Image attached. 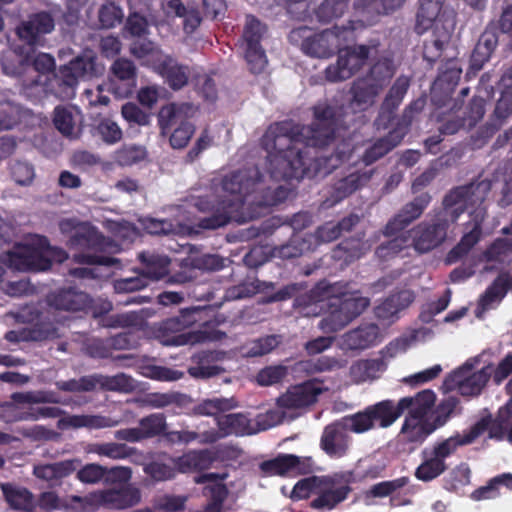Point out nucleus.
I'll return each instance as SVG.
<instances>
[{
  "mask_svg": "<svg viewBox=\"0 0 512 512\" xmlns=\"http://www.w3.org/2000/svg\"><path fill=\"white\" fill-rule=\"evenodd\" d=\"M338 122L335 109L320 103L314 107V121L310 126L300 127L288 122L271 125L262 138L269 178H264L253 167L214 180V194L198 196L194 200L199 211L211 212V216L199 219L198 227L216 229L230 220L244 222L257 217L261 214L260 209L276 205L288 197L290 189L276 185V182L325 177L344 159L350 160L352 153L345 155L341 150L329 157H316L307 164V148L328 145L335 138Z\"/></svg>",
  "mask_w": 512,
  "mask_h": 512,
  "instance_id": "1",
  "label": "nucleus"
},
{
  "mask_svg": "<svg viewBox=\"0 0 512 512\" xmlns=\"http://www.w3.org/2000/svg\"><path fill=\"white\" fill-rule=\"evenodd\" d=\"M491 190V182L482 180L452 190L443 200V210L429 221L418 224L411 232L412 244L420 253L428 252L441 245L448 236L449 227L464 212L469 221L458 245L449 257L467 253L481 237V225L487 215L485 201Z\"/></svg>",
  "mask_w": 512,
  "mask_h": 512,
  "instance_id": "2",
  "label": "nucleus"
},
{
  "mask_svg": "<svg viewBox=\"0 0 512 512\" xmlns=\"http://www.w3.org/2000/svg\"><path fill=\"white\" fill-rule=\"evenodd\" d=\"M12 55L18 58V64L11 63L9 57L5 56L2 68L8 75L21 76L25 73L30 75L31 81L23 84L28 96H39L51 91L62 99H70L75 95V88L80 79L90 78L100 72V68L95 64L93 53L85 52L60 68L59 74L54 76L59 90H54L53 86L47 83L48 72L55 67V61L51 55L39 53L33 59L32 66H30L29 54L23 55L14 50Z\"/></svg>",
  "mask_w": 512,
  "mask_h": 512,
  "instance_id": "3",
  "label": "nucleus"
},
{
  "mask_svg": "<svg viewBox=\"0 0 512 512\" xmlns=\"http://www.w3.org/2000/svg\"><path fill=\"white\" fill-rule=\"evenodd\" d=\"M327 301L329 313L320 321L319 328L325 333H333L343 329L358 317L369 306L370 301L358 290L346 283H318L310 292L308 302L297 299V306H304L301 313L317 315L322 309L321 303Z\"/></svg>",
  "mask_w": 512,
  "mask_h": 512,
  "instance_id": "4",
  "label": "nucleus"
},
{
  "mask_svg": "<svg viewBox=\"0 0 512 512\" xmlns=\"http://www.w3.org/2000/svg\"><path fill=\"white\" fill-rule=\"evenodd\" d=\"M65 259H67V253L63 249L50 246L46 238L39 235L27 237L23 242L15 244L13 248L0 255V263L18 271L46 270L53 262L61 263ZM3 274L4 269L0 265V285L6 294L22 296L32 292L29 281L25 279L3 285Z\"/></svg>",
  "mask_w": 512,
  "mask_h": 512,
  "instance_id": "5",
  "label": "nucleus"
},
{
  "mask_svg": "<svg viewBox=\"0 0 512 512\" xmlns=\"http://www.w3.org/2000/svg\"><path fill=\"white\" fill-rule=\"evenodd\" d=\"M59 227L63 234H70L71 248L82 250L81 253L74 254L76 262L104 266H114L119 263L117 258L110 256L121 250L115 241L105 238L96 230L86 225L77 224L71 219L61 221Z\"/></svg>",
  "mask_w": 512,
  "mask_h": 512,
  "instance_id": "6",
  "label": "nucleus"
},
{
  "mask_svg": "<svg viewBox=\"0 0 512 512\" xmlns=\"http://www.w3.org/2000/svg\"><path fill=\"white\" fill-rule=\"evenodd\" d=\"M201 312L200 308L183 309L180 315L163 321L156 331L157 339L166 346L193 345L222 339L225 333L209 325L197 331H185L201 320Z\"/></svg>",
  "mask_w": 512,
  "mask_h": 512,
  "instance_id": "7",
  "label": "nucleus"
},
{
  "mask_svg": "<svg viewBox=\"0 0 512 512\" xmlns=\"http://www.w3.org/2000/svg\"><path fill=\"white\" fill-rule=\"evenodd\" d=\"M235 407H237V402L234 398L223 397L203 400L195 407L197 414L215 417L218 426V430L206 434L203 441L214 442L219 438L229 435L243 436L257 433L254 423L244 414H223Z\"/></svg>",
  "mask_w": 512,
  "mask_h": 512,
  "instance_id": "8",
  "label": "nucleus"
},
{
  "mask_svg": "<svg viewBox=\"0 0 512 512\" xmlns=\"http://www.w3.org/2000/svg\"><path fill=\"white\" fill-rule=\"evenodd\" d=\"M484 426L485 423L481 422L472 431L457 433L425 448L421 453L422 462L415 471L416 478L428 482L444 473L447 469L446 459L459 447L472 443Z\"/></svg>",
  "mask_w": 512,
  "mask_h": 512,
  "instance_id": "9",
  "label": "nucleus"
},
{
  "mask_svg": "<svg viewBox=\"0 0 512 512\" xmlns=\"http://www.w3.org/2000/svg\"><path fill=\"white\" fill-rule=\"evenodd\" d=\"M196 112L190 103H170L163 106L158 114L161 134L169 136L172 148H184L195 132L194 125L189 121Z\"/></svg>",
  "mask_w": 512,
  "mask_h": 512,
  "instance_id": "10",
  "label": "nucleus"
},
{
  "mask_svg": "<svg viewBox=\"0 0 512 512\" xmlns=\"http://www.w3.org/2000/svg\"><path fill=\"white\" fill-rule=\"evenodd\" d=\"M483 356L484 354L469 358L446 377L445 386L457 390L463 396L479 395L492 374V367L482 361Z\"/></svg>",
  "mask_w": 512,
  "mask_h": 512,
  "instance_id": "11",
  "label": "nucleus"
},
{
  "mask_svg": "<svg viewBox=\"0 0 512 512\" xmlns=\"http://www.w3.org/2000/svg\"><path fill=\"white\" fill-rule=\"evenodd\" d=\"M352 30L334 27L320 33L310 34L306 27H299L291 31L290 40L298 42L302 39L301 49L307 55L317 58H328L340 49L344 42L352 38Z\"/></svg>",
  "mask_w": 512,
  "mask_h": 512,
  "instance_id": "12",
  "label": "nucleus"
},
{
  "mask_svg": "<svg viewBox=\"0 0 512 512\" xmlns=\"http://www.w3.org/2000/svg\"><path fill=\"white\" fill-rule=\"evenodd\" d=\"M393 73L394 67L390 60L385 59L375 64L369 76L354 83L352 88L353 98L350 104L351 109L355 112L364 111L372 106L375 97L393 76Z\"/></svg>",
  "mask_w": 512,
  "mask_h": 512,
  "instance_id": "13",
  "label": "nucleus"
},
{
  "mask_svg": "<svg viewBox=\"0 0 512 512\" xmlns=\"http://www.w3.org/2000/svg\"><path fill=\"white\" fill-rule=\"evenodd\" d=\"M143 267L141 273L116 280L114 289L118 293L140 290L148 285L150 280H159L169 272V259L164 255L143 252L139 255Z\"/></svg>",
  "mask_w": 512,
  "mask_h": 512,
  "instance_id": "14",
  "label": "nucleus"
},
{
  "mask_svg": "<svg viewBox=\"0 0 512 512\" xmlns=\"http://www.w3.org/2000/svg\"><path fill=\"white\" fill-rule=\"evenodd\" d=\"M348 0H324L315 10L319 21L327 22L340 17L347 8ZM405 0H355L354 6L357 10L366 11L368 14H387L399 7Z\"/></svg>",
  "mask_w": 512,
  "mask_h": 512,
  "instance_id": "15",
  "label": "nucleus"
},
{
  "mask_svg": "<svg viewBox=\"0 0 512 512\" xmlns=\"http://www.w3.org/2000/svg\"><path fill=\"white\" fill-rule=\"evenodd\" d=\"M326 390L327 388L321 381L317 379L309 380L289 387L285 393L277 398V404L279 407L287 409L290 413L289 420H292L316 403L319 395Z\"/></svg>",
  "mask_w": 512,
  "mask_h": 512,
  "instance_id": "16",
  "label": "nucleus"
},
{
  "mask_svg": "<svg viewBox=\"0 0 512 512\" xmlns=\"http://www.w3.org/2000/svg\"><path fill=\"white\" fill-rule=\"evenodd\" d=\"M441 8L442 0H421L417 13V32L422 34L433 29L436 45L447 40L452 29V21L444 19V15L440 16Z\"/></svg>",
  "mask_w": 512,
  "mask_h": 512,
  "instance_id": "17",
  "label": "nucleus"
},
{
  "mask_svg": "<svg viewBox=\"0 0 512 512\" xmlns=\"http://www.w3.org/2000/svg\"><path fill=\"white\" fill-rule=\"evenodd\" d=\"M265 27L253 16H247L243 32L242 46L245 59L253 73L262 72L267 65V58L260 46Z\"/></svg>",
  "mask_w": 512,
  "mask_h": 512,
  "instance_id": "18",
  "label": "nucleus"
},
{
  "mask_svg": "<svg viewBox=\"0 0 512 512\" xmlns=\"http://www.w3.org/2000/svg\"><path fill=\"white\" fill-rule=\"evenodd\" d=\"M369 49L366 46H357L340 50L336 64L325 70L326 79L330 82H339L351 78L366 62Z\"/></svg>",
  "mask_w": 512,
  "mask_h": 512,
  "instance_id": "19",
  "label": "nucleus"
},
{
  "mask_svg": "<svg viewBox=\"0 0 512 512\" xmlns=\"http://www.w3.org/2000/svg\"><path fill=\"white\" fill-rule=\"evenodd\" d=\"M55 29L52 15L42 11L31 14L16 27V35L31 48L41 47L45 44V36Z\"/></svg>",
  "mask_w": 512,
  "mask_h": 512,
  "instance_id": "20",
  "label": "nucleus"
},
{
  "mask_svg": "<svg viewBox=\"0 0 512 512\" xmlns=\"http://www.w3.org/2000/svg\"><path fill=\"white\" fill-rule=\"evenodd\" d=\"M384 338L385 334L376 324L367 323L343 334L339 347L345 351H363L377 346Z\"/></svg>",
  "mask_w": 512,
  "mask_h": 512,
  "instance_id": "21",
  "label": "nucleus"
},
{
  "mask_svg": "<svg viewBox=\"0 0 512 512\" xmlns=\"http://www.w3.org/2000/svg\"><path fill=\"white\" fill-rule=\"evenodd\" d=\"M372 176V170L360 171L349 169L348 173L338 179L329 191V197L324 201L325 207H331L345 199L360 187L365 185Z\"/></svg>",
  "mask_w": 512,
  "mask_h": 512,
  "instance_id": "22",
  "label": "nucleus"
},
{
  "mask_svg": "<svg viewBox=\"0 0 512 512\" xmlns=\"http://www.w3.org/2000/svg\"><path fill=\"white\" fill-rule=\"evenodd\" d=\"M140 223L144 230L155 235H186L198 232L194 221L180 211L173 220L144 218L140 220Z\"/></svg>",
  "mask_w": 512,
  "mask_h": 512,
  "instance_id": "23",
  "label": "nucleus"
},
{
  "mask_svg": "<svg viewBox=\"0 0 512 512\" xmlns=\"http://www.w3.org/2000/svg\"><path fill=\"white\" fill-rule=\"evenodd\" d=\"M99 509H126L141 501V491L133 485L97 490Z\"/></svg>",
  "mask_w": 512,
  "mask_h": 512,
  "instance_id": "24",
  "label": "nucleus"
},
{
  "mask_svg": "<svg viewBox=\"0 0 512 512\" xmlns=\"http://www.w3.org/2000/svg\"><path fill=\"white\" fill-rule=\"evenodd\" d=\"M351 437L341 421L334 422L324 428L320 440L321 449L331 458L347 455Z\"/></svg>",
  "mask_w": 512,
  "mask_h": 512,
  "instance_id": "25",
  "label": "nucleus"
},
{
  "mask_svg": "<svg viewBox=\"0 0 512 512\" xmlns=\"http://www.w3.org/2000/svg\"><path fill=\"white\" fill-rule=\"evenodd\" d=\"M316 489L315 498L311 506L318 510L328 511L344 501L350 491L347 485H342L331 477L322 476Z\"/></svg>",
  "mask_w": 512,
  "mask_h": 512,
  "instance_id": "26",
  "label": "nucleus"
},
{
  "mask_svg": "<svg viewBox=\"0 0 512 512\" xmlns=\"http://www.w3.org/2000/svg\"><path fill=\"white\" fill-rule=\"evenodd\" d=\"M509 290H512L511 277L508 274H500L479 297L475 310L476 317L483 318L487 311L496 309Z\"/></svg>",
  "mask_w": 512,
  "mask_h": 512,
  "instance_id": "27",
  "label": "nucleus"
},
{
  "mask_svg": "<svg viewBox=\"0 0 512 512\" xmlns=\"http://www.w3.org/2000/svg\"><path fill=\"white\" fill-rule=\"evenodd\" d=\"M261 467L271 475L306 474L312 471L313 461L310 457L285 454L264 462Z\"/></svg>",
  "mask_w": 512,
  "mask_h": 512,
  "instance_id": "28",
  "label": "nucleus"
},
{
  "mask_svg": "<svg viewBox=\"0 0 512 512\" xmlns=\"http://www.w3.org/2000/svg\"><path fill=\"white\" fill-rule=\"evenodd\" d=\"M111 72V84L114 93L121 98L129 96L136 85L134 64L127 59H117L111 67Z\"/></svg>",
  "mask_w": 512,
  "mask_h": 512,
  "instance_id": "29",
  "label": "nucleus"
},
{
  "mask_svg": "<svg viewBox=\"0 0 512 512\" xmlns=\"http://www.w3.org/2000/svg\"><path fill=\"white\" fill-rule=\"evenodd\" d=\"M429 202L430 196L427 194H422L415 198L412 202L406 204L403 209L387 223L384 234L387 236H392L403 230L412 221L420 217L424 209L428 206Z\"/></svg>",
  "mask_w": 512,
  "mask_h": 512,
  "instance_id": "30",
  "label": "nucleus"
},
{
  "mask_svg": "<svg viewBox=\"0 0 512 512\" xmlns=\"http://www.w3.org/2000/svg\"><path fill=\"white\" fill-rule=\"evenodd\" d=\"M80 464L81 460L77 458L49 464H39L34 466L33 474L36 478L47 482L50 486H55L60 484L63 478L75 472Z\"/></svg>",
  "mask_w": 512,
  "mask_h": 512,
  "instance_id": "31",
  "label": "nucleus"
},
{
  "mask_svg": "<svg viewBox=\"0 0 512 512\" xmlns=\"http://www.w3.org/2000/svg\"><path fill=\"white\" fill-rule=\"evenodd\" d=\"M437 425H434L429 419H422L419 416H407L399 434V439L403 442L412 444L411 449L423 443Z\"/></svg>",
  "mask_w": 512,
  "mask_h": 512,
  "instance_id": "32",
  "label": "nucleus"
},
{
  "mask_svg": "<svg viewBox=\"0 0 512 512\" xmlns=\"http://www.w3.org/2000/svg\"><path fill=\"white\" fill-rule=\"evenodd\" d=\"M48 305L55 310L78 311L88 306L87 294L75 289H63L48 296Z\"/></svg>",
  "mask_w": 512,
  "mask_h": 512,
  "instance_id": "33",
  "label": "nucleus"
},
{
  "mask_svg": "<svg viewBox=\"0 0 512 512\" xmlns=\"http://www.w3.org/2000/svg\"><path fill=\"white\" fill-rule=\"evenodd\" d=\"M407 133V124L398 125L389 135L376 141L371 147L366 149L362 161L367 166L387 154L396 147Z\"/></svg>",
  "mask_w": 512,
  "mask_h": 512,
  "instance_id": "34",
  "label": "nucleus"
},
{
  "mask_svg": "<svg viewBox=\"0 0 512 512\" xmlns=\"http://www.w3.org/2000/svg\"><path fill=\"white\" fill-rule=\"evenodd\" d=\"M387 363L381 359H360L352 363L349 377L355 384L372 382L386 370Z\"/></svg>",
  "mask_w": 512,
  "mask_h": 512,
  "instance_id": "35",
  "label": "nucleus"
},
{
  "mask_svg": "<svg viewBox=\"0 0 512 512\" xmlns=\"http://www.w3.org/2000/svg\"><path fill=\"white\" fill-rule=\"evenodd\" d=\"M508 235L497 238L483 253L482 259L487 263L485 270L497 269L512 261V235Z\"/></svg>",
  "mask_w": 512,
  "mask_h": 512,
  "instance_id": "36",
  "label": "nucleus"
},
{
  "mask_svg": "<svg viewBox=\"0 0 512 512\" xmlns=\"http://www.w3.org/2000/svg\"><path fill=\"white\" fill-rule=\"evenodd\" d=\"M436 395L432 390H423L415 397H405L399 401V406L403 409H410L411 416H419L422 419L432 421V408L435 404Z\"/></svg>",
  "mask_w": 512,
  "mask_h": 512,
  "instance_id": "37",
  "label": "nucleus"
},
{
  "mask_svg": "<svg viewBox=\"0 0 512 512\" xmlns=\"http://www.w3.org/2000/svg\"><path fill=\"white\" fill-rule=\"evenodd\" d=\"M118 424V421L106 418L103 416L96 415H65L60 418L57 423V427L61 430L65 429H78V428H90L99 429L106 427H114Z\"/></svg>",
  "mask_w": 512,
  "mask_h": 512,
  "instance_id": "38",
  "label": "nucleus"
},
{
  "mask_svg": "<svg viewBox=\"0 0 512 512\" xmlns=\"http://www.w3.org/2000/svg\"><path fill=\"white\" fill-rule=\"evenodd\" d=\"M130 51L142 65L150 67L154 71L161 67L160 63L165 60L166 56L155 43L147 39L135 40Z\"/></svg>",
  "mask_w": 512,
  "mask_h": 512,
  "instance_id": "39",
  "label": "nucleus"
},
{
  "mask_svg": "<svg viewBox=\"0 0 512 512\" xmlns=\"http://www.w3.org/2000/svg\"><path fill=\"white\" fill-rule=\"evenodd\" d=\"M160 66L155 72L164 77L172 89L178 90L187 84L189 79L188 67L178 64L168 55L165 56V60L160 63Z\"/></svg>",
  "mask_w": 512,
  "mask_h": 512,
  "instance_id": "40",
  "label": "nucleus"
},
{
  "mask_svg": "<svg viewBox=\"0 0 512 512\" xmlns=\"http://www.w3.org/2000/svg\"><path fill=\"white\" fill-rule=\"evenodd\" d=\"M88 451L113 460H121L134 456L132 461L136 464H140L142 459L141 454H139L135 448L115 442L93 444L89 447Z\"/></svg>",
  "mask_w": 512,
  "mask_h": 512,
  "instance_id": "41",
  "label": "nucleus"
},
{
  "mask_svg": "<svg viewBox=\"0 0 512 512\" xmlns=\"http://www.w3.org/2000/svg\"><path fill=\"white\" fill-rule=\"evenodd\" d=\"M413 301V296L409 291H402L391 295L375 309L377 318L393 322L397 314L406 308Z\"/></svg>",
  "mask_w": 512,
  "mask_h": 512,
  "instance_id": "42",
  "label": "nucleus"
},
{
  "mask_svg": "<svg viewBox=\"0 0 512 512\" xmlns=\"http://www.w3.org/2000/svg\"><path fill=\"white\" fill-rule=\"evenodd\" d=\"M212 462L213 457L208 450H192L174 459V465L182 473L208 469Z\"/></svg>",
  "mask_w": 512,
  "mask_h": 512,
  "instance_id": "43",
  "label": "nucleus"
},
{
  "mask_svg": "<svg viewBox=\"0 0 512 512\" xmlns=\"http://www.w3.org/2000/svg\"><path fill=\"white\" fill-rule=\"evenodd\" d=\"M316 246L313 234L304 237L294 236L289 243L273 249V256L281 259L298 257L306 252L312 251Z\"/></svg>",
  "mask_w": 512,
  "mask_h": 512,
  "instance_id": "44",
  "label": "nucleus"
},
{
  "mask_svg": "<svg viewBox=\"0 0 512 512\" xmlns=\"http://www.w3.org/2000/svg\"><path fill=\"white\" fill-rule=\"evenodd\" d=\"M222 353L203 352L195 357L196 365L191 366L189 374L194 378H209L223 371V369L214 362L221 359Z\"/></svg>",
  "mask_w": 512,
  "mask_h": 512,
  "instance_id": "45",
  "label": "nucleus"
},
{
  "mask_svg": "<svg viewBox=\"0 0 512 512\" xmlns=\"http://www.w3.org/2000/svg\"><path fill=\"white\" fill-rule=\"evenodd\" d=\"M94 389L130 393L137 388V382L130 376L119 373L114 376L94 375Z\"/></svg>",
  "mask_w": 512,
  "mask_h": 512,
  "instance_id": "46",
  "label": "nucleus"
},
{
  "mask_svg": "<svg viewBox=\"0 0 512 512\" xmlns=\"http://www.w3.org/2000/svg\"><path fill=\"white\" fill-rule=\"evenodd\" d=\"M501 86L503 91L494 111L495 126L501 125L502 121L512 113V67L502 76Z\"/></svg>",
  "mask_w": 512,
  "mask_h": 512,
  "instance_id": "47",
  "label": "nucleus"
},
{
  "mask_svg": "<svg viewBox=\"0 0 512 512\" xmlns=\"http://www.w3.org/2000/svg\"><path fill=\"white\" fill-rule=\"evenodd\" d=\"M346 360L331 356H322L314 360L299 361L295 369L307 374L321 373L342 369L346 366Z\"/></svg>",
  "mask_w": 512,
  "mask_h": 512,
  "instance_id": "48",
  "label": "nucleus"
},
{
  "mask_svg": "<svg viewBox=\"0 0 512 512\" xmlns=\"http://www.w3.org/2000/svg\"><path fill=\"white\" fill-rule=\"evenodd\" d=\"M60 509L66 512H95L99 509L97 490L85 496L66 495L62 497Z\"/></svg>",
  "mask_w": 512,
  "mask_h": 512,
  "instance_id": "49",
  "label": "nucleus"
},
{
  "mask_svg": "<svg viewBox=\"0 0 512 512\" xmlns=\"http://www.w3.org/2000/svg\"><path fill=\"white\" fill-rule=\"evenodd\" d=\"M372 416L373 423L379 422L383 428L392 425L398 417L404 412L399 406V402L395 405L392 401H382L368 408Z\"/></svg>",
  "mask_w": 512,
  "mask_h": 512,
  "instance_id": "50",
  "label": "nucleus"
},
{
  "mask_svg": "<svg viewBox=\"0 0 512 512\" xmlns=\"http://www.w3.org/2000/svg\"><path fill=\"white\" fill-rule=\"evenodd\" d=\"M80 119V112L73 107L58 106L54 110V125L63 135H74Z\"/></svg>",
  "mask_w": 512,
  "mask_h": 512,
  "instance_id": "51",
  "label": "nucleus"
},
{
  "mask_svg": "<svg viewBox=\"0 0 512 512\" xmlns=\"http://www.w3.org/2000/svg\"><path fill=\"white\" fill-rule=\"evenodd\" d=\"M2 491L7 502L15 509L31 510L34 507V498L26 488L2 484Z\"/></svg>",
  "mask_w": 512,
  "mask_h": 512,
  "instance_id": "52",
  "label": "nucleus"
},
{
  "mask_svg": "<svg viewBox=\"0 0 512 512\" xmlns=\"http://www.w3.org/2000/svg\"><path fill=\"white\" fill-rule=\"evenodd\" d=\"M371 243L361 239H349L343 241L334 252L335 258H343L345 262H351L360 258L371 248Z\"/></svg>",
  "mask_w": 512,
  "mask_h": 512,
  "instance_id": "53",
  "label": "nucleus"
},
{
  "mask_svg": "<svg viewBox=\"0 0 512 512\" xmlns=\"http://www.w3.org/2000/svg\"><path fill=\"white\" fill-rule=\"evenodd\" d=\"M280 337L269 335L253 340L242 347L241 353L246 357H257L271 352L280 344Z\"/></svg>",
  "mask_w": 512,
  "mask_h": 512,
  "instance_id": "54",
  "label": "nucleus"
},
{
  "mask_svg": "<svg viewBox=\"0 0 512 512\" xmlns=\"http://www.w3.org/2000/svg\"><path fill=\"white\" fill-rule=\"evenodd\" d=\"M289 414L290 413L286 408L279 407L276 403V407L274 409H271L264 414H259L256 417L254 426L256 427L257 432L267 430L282 423L286 419L289 420Z\"/></svg>",
  "mask_w": 512,
  "mask_h": 512,
  "instance_id": "55",
  "label": "nucleus"
},
{
  "mask_svg": "<svg viewBox=\"0 0 512 512\" xmlns=\"http://www.w3.org/2000/svg\"><path fill=\"white\" fill-rule=\"evenodd\" d=\"M76 472V478L81 483L93 485L105 481L108 468L97 463H89L84 466L80 465Z\"/></svg>",
  "mask_w": 512,
  "mask_h": 512,
  "instance_id": "56",
  "label": "nucleus"
},
{
  "mask_svg": "<svg viewBox=\"0 0 512 512\" xmlns=\"http://www.w3.org/2000/svg\"><path fill=\"white\" fill-rule=\"evenodd\" d=\"M288 373V367L284 365L267 366L258 372L256 382L260 386H272L285 379Z\"/></svg>",
  "mask_w": 512,
  "mask_h": 512,
  "instance_id": "57",
  "label": "nucleus"
},
{
  "mask_svg": "<svg viewBox=\"0 0 512 512\" xmlns=\"http://www.w3.org/2000/svg\"><path fill=\"white\" fill-rule=\"evenodd\" d=\"M183 397L184 395L172 391L166 393H150L142 399V403L145 406L160 409L172 404H181Z\"/></svg>",
  "mask_w": 512,
  "mask_h": 512,
  "instance_id": "58",
  "label": "nucleus"
},
{
  "mask_svg": "<svg viewBox=\"0 0 512 512\" xmlns=\"http://www.w3.org/2000/svg\"><path fill=\"white\" fill-rule=\"evenodd\" d=\"M146 156L144 147L139 145H125L115 152V161L122 166H130Z\"/></svg>",
  "mask_w": 512,
  "mask_h": 512,
  "instance_id": "59",
  "label": "nucleus"
},
{
  "mask_svg": "<svg viewBox=\"0 0 512 512\" xmlns=\"http://www.w3.org/2000/svg\"><path fill=\"white\" fill-rule=\"evenodd\" d=\"M498 485H504L512 490V474L505 473L493 478L487 486L476 490L472 497L475 500L494 498L498 495L496 491Z\"/></svg>",
  "mask_w": 512,
  "mask_h": 512,
  "instance_id": "60",
  "label": "nucleus"
},
{
  "mask_svg": "<svg viewBox=\"0 0 512 512\" xmlns=\"http://www.w3.org/2000/svg\"><path fill=\"white\" fill-rule=\"evenodd\" d=\"M139 427L143 438H150L165 431L166 420L163 414H151L140 420Z\"/></svg>",
  "mask_w": 512,
  "mask_h": 512,
  "instance_id": "61",
  "label": "nucleus"
},
{
  "mask_svg": "<svg viewBox=\"0 0 512 512\" xmlns=\"http://www.w3.org/2000/svg\"><path fill=\"white\" fill-rule=\"evenodd\" d=\"M340 421L344 424L347 431L351 430L355 433H364L373 427L372 416L368 408L364 412L345 417Z\"/></svg>",
  "mask_w": 512,
  "mask_h": 512,
  "instance_id": "62",
  "label": "nucleus"
},
{
  "mask_svg": "<svg viewBox=\"0 0 512 512\" xmlns=\"http://www.w3.org/2000/svg\"><path fill=\"white\" fill-rule=\"evenodd\" d=\"M451 300V290L446 289L444 294L437 300L426 303L421 311L420 318L423 322H430L433 317L444 311Z\"/></svg>",
  "mask_w": 512,
  "mask_h": 512,
  "instance_id": "63",
  "label": "nucleus"
},
{
  "mask_svg": "<svg viewBox=\"0 0 512 512\" xmlns=\"http://www.w3.org/2000/svg\"><path fill=\"white\" fill-rule=\"evenodd\" d=\"M98 16L103 28H112L122 21L124 14L118 5L109 2L100 7Z\"/></svg>",
  "mask_w": 512,
  "mask_h": 512,
  "instance_id": "64",
  "label": "nucleus"
}]
</instances>
